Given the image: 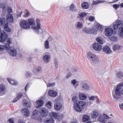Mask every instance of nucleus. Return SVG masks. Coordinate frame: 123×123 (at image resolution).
I'll use <instances>...</instances> for the list:
<instances>
[{
  "label": "nucleus",
  "instance_id": "f257e3e1",
  "mask_svg": "<svg viewBox=\"0 0 123 123\" xmlns=\"http://www.w3.org/2000/svg\"><path fill=\"white\" fill-rule=\"evenodd\" d=\"M86 104L85 102L81 101H79L74 104V109L78 112H80L83 110L86 107Z\"/></svg>",
  "mask_w": 123,
  "mask_h": 123
},
{
  "label": "nucleus",
  "instance_id": "f03ea898",
  "mask_svg": "<svg viewBox=\"0 0 123 123\" xmlns=\"http://www.w3.org/2000/svg\"><path fill=\"white\" fill-rule=\"evenodd\" d=\"M87 56L88 58L93 63H96L98 62V57L93 53L89 52L87 53Z\"/></svg>",
  "mask_w": 123,
  "mask_h": 123
},
{
  "label": "nucleus",
  "instance_id": "7ed1b4c3",
  "mask_svg": "<svg viewBox=\"0 0 123 123\" xmlns=\"http://www.w3.org/2000/svg\"><path fill=\"white\" fill-rule=\"evenodd\" d=\"M37 22V26L31 27L32 30L35 32L38 33H39V30L41 28L40 21L39 18H37L36 19Z\"/></svg>",
  "mask_w": 123,
  "mask_h": 123
},
{
  "label": "nucleus",
  "instance_id": "20e7f679",
  "mask_svg": "<svg viewBox=\"0 0 123 123\" xmlns=\"http://www.w3.org/2000/svg\"><path fill=\"white\" fill-rule=\"evenodd\" d=\"M123 26L122 22L120 20H117L116 23L113 25V28L114 30H117L120 29Z\"/></svg>",
  "mask_w": 123,
  "mask_h": 123
},
{
  "label": "nucleus",
  "instance_id": "39448f33",
  "mask_svg": "<svg viewBox=\"0 0 123 123\" xmlns=\"http://www.w3.org/2000/svg\"><path fill=\"white\" fill-rule=\"evenodd\" d=\"M8 35L4 31L1 32V30L0 28V42H4L7 37Z\"/></svg>",
  "mask_w": 123,
  "mask_h": 123
},
{
  "label": "nucleus",
  "instance_id": "423d86ee",
  "mask_svg": "<svg viewBox=\"0 0 123 123\" xmlns=\"http://www.w3.org/2000/svg\"><path fill=\"white\" fill-rule=\"evenodd\" d=\"M113 31L111 27L106 28L105 29L104 31L105 35L108 37L111 36Z\"/></svg>",
  "mask_w": 123,
  "mask_h": 123
},
{
  "label": "nucleus",
  "instance_id": "0eeeda50",
  "mask_svg": "<svg viewBox=\"0 0 123 123\" xmlns=\"http://www.w3.org/2000/svg\"><path fill=\"white\" fill-rule=\"evenodd\" d=\"M40 115L42 117H46L48 115V111L46 108L42 107L39 110Z\"/></svg>",
  "mask_w": 123,
  "mask_h": 123
},
{
  "label": "nucleus",
  "instance_id": "6e6552de",
  "mask_svg": "<svg viewBox=\"0 0 123 123\" xmlns=\"http://www.w3.org/2000/svg\"><path fill=\"white\" fill-rule=\"evenodd\" d=\"M20 25L21 27L24 29H29L30 28V26L28 24V22L26 20L22 21L20 23Z\"/></svg>",
  "mask_w": 123,
  "mask_h": 123
},
{
  "label": "nucleus",
  "instance_id": "1a4fd4ad",
  "mask_svg": "<svg viewBox=\"0 0 123 123\" xmlns=\"http://www.w3.org/2000/svg\"><path fill=\"white\" fill-rule=\"evenodd\" d=\"M87 13L85 12H83L80 13L77 15V18L80 21L83 20L84 17L87 15Z\"/></svg>",
  "mask_w": 123,
  "mask_h": 123
},
{
  "label": "nucleus",
  "instance_id": "9d476101",
  "mask_svg": "<svg viewBox=\"0 0 123 123\" xmlns=\"http://www.w3.org/2000/svg\"><path fill=\"white\" fill-rule=\"evenodd\" d=\"M37 111L35 110L33 112V114L34 115V119L36 120L39 121L41 122H42V119L41 117L39 116L38 114H37Z\"/></svg>",
  "mask_w": 123,
  "mask_h": 123
},
{
  "label": "nucleus",
  "instance_id": "9b49d317",
  "mask_svg": "<svg viewBox=\"0 0 123 123\" xmlns=\"http://www.w3.org/2000/svg\"><path fill=\"white\" fill-rule=\"evenodd\" d=\"M93 49L98 51H100L101 50L102 48V46L101 45L96 43H94L93 45Z\"/></svg>",
  "mask_w": 123,
  "mask_h": 123
},
{
  "label": "nucleus",
  "instance_id": "f8f14e48",
  "mask_svg": "<svg viewBox=\"0 0 123 123\" xmlns=\"http://www.w3.org/2000/svg\"><path fill=\"white\" fill-rule=\"evenodd\" d=\"M8 52L12 56H15L16 55V50L14 47H11L8 50Z\"/></svg>",
  "mask_w": 123,
  "mask_h": 123
},
{
  "label": "nucleus",
  "instance_id": "ddd939ff",
  "mask_svg": "<svg viewBox=\"0 0 123 123\" xmlns=\"http://www.w3.org/2000/svg\"><path fill=\"white\" fill-rule=\"evenodd\" d=\"M102 25L98 23H97L96 25H94L92 27L93 30L95 32L94 34H96L99 29H101L102 28Z\"/></svg>",
  "mask_w": 123,
  "mask_h": 123
},
{
  "label": "nucleus",
  "instance_id": "4468645a",
  "mask_svg": "<svg viewBox=\"0 0 123 123\" xmlns=\"http://www.w3.org/2000/svg\"><path fill=\"white\" fill-rule=\"evenodd\" d=\"M82 30L83 32L86 33L94 34L95 33L93 30V28L92 29H91L85 27Z\"/></svg>",
  "mask_w": 123,
  "mask_h": 123
},
{
  "label": "nucleus",
  "instance_id": "2eb2a0df",
  "mask_svg": "<svg viewBox=\"0 0 123 123\" xmlns=\"http://www.w3.org/2000/svg\"><path fill=\"white\" fill-rule=\"evenodd\" d=\"M54 109L56 110H59L62 108V104L60 103H56L54 104Z\"/></svg>",
  "mask_w": 123,
  "mask_h": 123
},
{
  "label": "nucleus",
  "instance_id": "dca6fc26",
  "mask_svg": "<svg viewBox=\"0 0 123 123\" xmlns=\"http://www.w3.org/2000/svg\"><path fill=\"white\" fill-rule=\"evenodd\" d=\"M43 101L41 99H39L37 101L36 107L37 108H38L42 106L44 104Z\"/></svg>",
  "mask_w": 123,
  "mask_h": 123
},
{
  "label": "nucleus",
  "instance_id": "f3484780",
  "mask_svg": "<svg viewBox=\"0 0 123 123\" xmlns=\"http://www.w3.org/2000/svg\"><path fill=\"white\" fill-rule=\"evenodd\" d=\"M48 94L49 96L52 97H56L57 95V93L52 90H50L48 91Z\"/></svg>",
  "mask_w": 123,
  "mask_h": 123
},
{
  "label": "nucleus",
  "instance_id": "a211bd4d",
  "mask_svg": "<svg viewBox=\"0 0 123 123\" xmlns=\"http://www.w3.org/2000/svg\"><path fill=\"white\" fill-rule=\"evenodd\" d=\"M6 19L10 23H12L14 21L13 16L12 14H8L6 15Z\"/></svg>",
  "mask_w": 123,
  "mask_h": 123
},
{
  "label": "nucleus",
  "instance_id": "6ab92c4d",
  "mask_svg": "<svg viewBox=\"0 0 123 123\" xmlns=\"http://www.w3.org/2000/svg\"><path fill=\"white\" fill-rule=\"evenodd\" d=\"M99 115V113L98 111L94 110L91 113V117L92 118L95 119Z\"/></svg>",
  "mask_w": 123,
  "mask_h": 123
},
{
  "label": "nucleus",
  "instance_id": "aec40b11",
  "mask_svg": "<svg viewBox=\"0 0 123 123\" xmlns=\"http://www.w3.org/2000/svg\"><path fill=\"white\" fill-rule=\"evenodd\" d=\"M103 50L105 52L108 54L110 53L111 52V49L108 46L104 47L103 48Z\"/></svg>",
  "mask_w": 123,
  "mask_h": 123
},
{
  "label": "nucleus",
  "instance_id": "412c9836",
  "mask_svg": "<svg viewBox=\"0 0 123 123\" xmlns=\"http://www.w3.org/2000/svg\"><path fill=\"white\" fill-rule=\"evenodd\" d=\"M43 59L45 62L48 63L50 59V56L49 55H46L43 57Z\"/></svg>",
  "mask_w": 123,
  "mask_h": 123
},
{
  "label": "nucleus",
  "instance_id": "4be33fe9",
  "mask_svg": "<svg viewBox=\"0 0 123 123\" xmlns=\"http://www.w3.org/2000/svg\"><path fill=\"white\" fill-rule=\"evenodd\" d=\"M49 115L50 117L51 118H55V119L57 118L59 119V116L57 115L56 113L52 112L50 113L49 114Z\"/></svg>",
  "mask_w": 123,
  "mask_h": 123
},
{
  "label": "nucleus",
  "instance_id": "5701e85b",
  "mask_svg": "<svg viewBox=\"0 0 123 123\" xmlns=\"http://www.w3.org/2000/svg\"><path fill=\"white\" fill-rule=\"evenodd\" d=\"M5 92V86L2 85H0V95H3Z\"/></svg>",
  "mask_w": 123,
  "mask_h": 123
},
{
  "label": "nucleus",
  "instance_id": "b1692460",
  "mask_svg": "<svg viewBox=\"0 0 123 123\" xmlns=\"http://www.w3.org/2000/svg\"><path fill=\"white\" fill-rule=\"evenodd\" d=\"M22 94L21 93H18L16 98L13 100V102H15L18 101L23 96Z\"/></svg>",
  "mask_w": 123,
  "mask_h": 123
},
{
  "label": "nucleus",
  "instance_id": "393cba45",
  "mask_svg": "<svg viewBox=\"0 0 123 123\" xmlns=\"http://www.w3.org/2000/svg\"><path fill=\"white\" fill-rule=\"evenodd\" d=\"M28 24L30 25H34L35 24V22L34 19L33 18L28 19L27 20Z\"/></svg>",
  "mask_w": 123,
  "mask_h": 123
},
{
  "label": "nucleus",
  "instance_id": "a878e982",
  "mask_svg": "<svg viewBox=\"0 0 123 123\" xmlns=\"http://www.w3.org/2000/svg\"><path fill=\"white\" fill-rule=\"evenodd\" d=\"M90 119L89 116L85 114L83 116L82 118V121L85 122L88 121Z\"/></svg>",
  "mask_w": 123,
  "mask_h": 123
},
{
  "label": "nucleus",
  "instance_id": "bb28decb",
  "mask_svg": "<svg viewBox=\"0 0 123 123\" xmlns=\"http://www.w3.org/2000/svg\"><path fill=\"white\" fill-rule=\"evenodd\" d=\"M8 22L6 23L4 25V27L5 31L8 32H10L11 31V29L8 26Z\"/></svg>",
  "mask_w": 123,
  "mask_h": 123
},
{
  "label": "nucleus",
  "instance_id": "cd10ccee",
  "mask_svg": "<svg viewBox=\"0 0 123 123\" xmlns=\"http://www.w3.org/2000/svg\"><path fill=\"white\" fill-rule=\"evenodd\" d=\"M7 79L11 85H16L18 84V83L16 81H14L13 80H11L10 78H8Z\"/></svg>",
  "mask_w": 123,
  "mask_h": 123
},
{
  "label": "nucleus",
  "instance_id": "c85d7f7f",
  "mask_svg": "<svg viewBox=\"0 0 123 123\" xmlns=\"http://www.w3.org/2000/svg\"><path fill=\"white\" fill-rule=\"evenodd\" d=\"M7 43H5L4 44L5 47L8 50L11 47L10 46V44L11 43V41L8 40L7 41Z\"/></svg>",
  "mask_w": 123,
  "mask_h": 123
},
{
  "label": "nucleus",
  "instance_id": "c756f323",
  "mask_svg": "<svg viewBox=\"0 0 123 123\" xmlns=\"http://www.w3.org/2000/svg\"><path fill=\"white\" fill-rule=\"evenodd\" d=\"M23 105L26 107L30 108V105L28 101L25 99H23Z\"/></svg>",
  "mask_w": 123,
  "mask_h": 123
},
{
  "label": "nucleus",
  "instance_id": "7c9ffc66",
  "mask_svg": "<svg viewBox=\"0 0 123 123\" xmlns=\"http://www.w3.org/2000/svg\"><path fill=\"white\" fill-rule=\"evenodd\" d=\"M82 8L85 9H87L89 8L88 4L86 2H84L81 4Z\"/></svg>",
  "mask_w": 123,
  "mask_h": 123
},
{
  "label": "nucleus",
  "instance_id": "2f4dec72",
  "mask_svg": "<svg viewBox=\"0 0 123 123\" xmlns=\"http://www.w3.org/2000/svg\"><path fill=\"white\" fill-rule=\"evenodd\" d=\"M5 18L4 17H0V25L1 26H3L6 22Z\"/></svg>",
  "mask_w": 123,
  "mask_h": 123
},
{
  "label": "nucleus",
  "instance_id": "473e14b6",
  "mask_svg": "<svg viewBox=\"0 0 123 123\" xmlns=\"http://www.w3.org/2000/svg\"><path fill=\"white\" fill-rule=\"evenodd\" d=\"M79 97L80 99L82 100H85L86 98V95L82 93L79 94Z\"/></svg>",
  "mask_w": 123,
  "mask_h": 123
},
{
  "label": "nucleus",
  "instance_id": "72a5a7b5",
  "mask_svg": "<svg viewBox=\"0 0 123 123\" xmlns=\"http://www.w3.org/2000/svg\"><path fill=\"white\" fill-rule=\"evenodd\" d=\"M116 76L118 78L121 79L123 77V73L121 71L118 72L117 73Z\"/></svg>",
  "mask_w": 123,
  "mask_h": 123
},
{
  "label": "nucleus",
  "instance_id": "f704fd0d",
  "mask_svg": "<svg viewBox=\"0 0 123 123\" xmlns=\"http://www.w3.org/2000/svg\"><path fill=\"white\" fill-rule=\"evenodd\" d=\"M69 10L72 12L76 11V9L75 6L73 3L69 7Z\"/></svg>",
  "mask_w": 123,
  "mask_h": 123
},
{
  "label": "nucleus",
  "instance_id": "c9c22d12",
  "mask_svg": "<svg viewBox=\"0 0 123 123\" xmlns=\"http://www.w3.org/2000/svg\"><path fill=\"white\" fill-rule=\"evenodd\" d=\"M45 123H54V120L52 118H50L47 119L46 120H45Z\"/></svg>",
  "mask_w": 123,
  "mask_h": 123
},
{
  "label": "nucleus",
  "instance_id": "e433bc0d",
  "mask_svg": "<svg viewBox=\"0 0 123 123\" xmlns=\"http://www.w3.org/2000/svg\"><path fill=\"white\" fill-rule=\"evenodd\" d=\"M24 111V115L25 116L28 117L29 115V111L28 109L27 108H24L23 110Z\"/></svg>",
  "mask_w": 123,
  "mask_h": 123
},
{
  "label": "nucleus",
  "instance_id": "4c0bfd02",
  "mask_svg": "<svg viewBox=\"0 0 123 123\" xmlns=\"http://www.w3.org/2000/svg\"><path fill=\"white\" fill-rule=\"evenodd\" d=\"M109 38L111 41H117L118 40L117 37L115 36H114L112 37H109Z\"/></svg>",
  "mask_w": 123,
  "mask_h": 123
},
{
  "label": "nucleus",
  "instance_id": "58836bf2",
  "mask_svg": "<svg viewBox=\"0 0 123 123\" xmlns=\"http://www.w3.org/2000/svg\"><path fill=\"white\" fill-rule=\"evenodd\" d=\"M118 34L121 37H123V27H122L118 31Z\"/></svg>",
  "mask_w": 123,
  "mask_h": 123
},
{
  "label": "nucleus",
  "instance_id": "ea45409f",
  "mask_svg": "<svg viewBox=\"0 0 123 123\" xmlns=\"http://www.w3.org/2000/svg\"><path fill=\"white\" fill-rule=\"evenodd\" d=\"M71 83L74 85V86L75 87H76L79 85L78 82L76 81V80H72L71 81Z\"/></svg>",
  "mask_w": 123,
  "mask_h": 123
},
{
  "label": "nucleus",
  "instance_id": "a19ab883",
  "mask_svg": "<svg viewBox=\"0 0 123 123\" xmlns=\"http://www.w3.org/2000/svg\"><path fill=\"white\" fill-rule=\"evenodd\" d=\"M44 46L45 49H48L49 48V43L48 40H46L44 42Z\"/></svg>",
  "mask_w": 123,
  "mask_h": 123
},
{
  "label": "nucleus",
  "instance_id": "79ce46f5",
  "mask_svg": "<svg viewBox=\"0 0 123 123\" xmlns=\"http://www.w3.org/2000/svg\"><path fill=\"white\" fill-rule=\"evenodd\" d=\"M101 37H98L97 38L96 40L99 43L102 44L103 43V41Z\"/></svg>",
  "mask_w": 123,
  "mask_h": 123
},
{
  "label": "nucleus",
  "instance_id": "37998d69",
  "mask_svg": "<svg viewBox=\"0 0 123 123\" xmlns=\"http://www.w3.org/2000/svg\"><path fill=\"white\" fill-rule=\"evenodd\" d=\"M82 88L84 90H88L89 89V87L86 84H82Z\"/></svg>",
  "mask_w": 123,
  "mask_h": 123
},
{
  "label": "nucleus",
  "instance_id": "c03bdc74",
  "mask_svg": "<svg viewBox=\"0 0 123 123\" xmlns=\"http://www.w3.org/2000/svg\"><path fill=\"white\" fill-rule=\"evenodd\" d=\"M120 46L118 45H115L113 47V49L114 51L116 50L120 49Z\"/></svg>",
  "mask_w": 123,
  "mask_h": 123
},
{
  "label": "nucleus",
  "instance_id": "a18cd8bd",
  "mask_svg": "<svg viewBox=\"0 0 123 123\" xmlns=\"http://www.w3.org/2000/svg\"><path fill=\"white\" fill-rule=\"evenodd\" d=\"M46 106L48 109H51L52 107V106L51 102L48 101V103L46 104Z\"/></svg>",
  "mask_w": 123,
  "mask_h": 123
},
{
  "label": "nucleus",
  "instance_id": "49530a36",
  "mask_svg": "<svg viewBox=\"0 0 123 123\" xmlns=\"http://www.w3.org/2000/svg\"><path fill=\"white\" fill-rule=\"evenodd\" d=\"M102 1L97 0L95 1H93L92 3L93 5H95L97 4L102 3Z\"/></svg>",
  "mask_w": 123,
  "mask_h": 123
},
{
  "label": "nucleus",
  "instance_id": "de8ad7c7",
  "mask_svg": "<svg viewBox=\"0 0 123 123\" xmlns=\"http://www.w3.org/2000/svg\"><path fill=\"white\" fill-rule=\"evenodd\" d=\"M78 98L76 96H74L72 98V100L74 103H77Z\"/></svg>",
  "mask_w": 123,
  "mask_h": 123
},
{
  "label": "nucleus",
  "instance_id": "09e8293b",
  "mask_svg": "<svg viewBox=\"0 0 123 123\" xmlns=\"http://www.w3.org/2000/svg\"><path fill=\"white\" fill-rule=\"evenodd\" d=\"M55 85V82H53L52 83H50L49 82L48 83L47 85V87H50L51 86H54Z\"/></svg>",
  "mask_w": 123,
  "mask_h": 123
},
{
  "label": "nucleus",
  "instance_id": "8fccbe9b",
  "mask_svg": "<svg viewBox=\"0 0 123 123\" xmlns=\"http://www.w3.org/2000/svg\"><path fill=\"white\" fill-rule=\"evenodd\" d=\"M77 26L79 28H81L83 26V24L80 22H79L77 23Z\"/></svg>",
  "mask_w": 123,
  "mask_h": 123
},
{
  "label": "nucleus",
  "instance_id": "3c124183",
  "mask_svg": "<svg viewBox=\"0 0 123 123\" xmlns=\"http://www.w3.org/2000/svg\"><path fill=\"white\" fill-rule=\"evenodd\" d=\"M6 7V4L5 3H2L0 4V7L2 9H4Z\"/></svg>",
  "mask_w": 123,
  "mask_h": 123
},
{
  "label": "nucleus",
  "instance_id": "603ef678",
  "mask_svg": "<svg viewBox=\"0 0 123 123\" xmlns=\"http://www.w3.org/2000/svg\"><path fill=\"white\" fill-rule=\"evenodd\" d=\"M42 69V67L40 66L37 67L36 69V70L38 72H40L41 70Z\"/></svg>",
  "mask_w": 123,
  "mask_h": 123
},
{
  "label": "nucleus",
  "instance_id": "864d4df0",
  "mask_svg": "<svg viewBox=\"0 0 123 123\" xmlns=\"http://www.w3.org/2000/svg\"><path fill=\"white\" fill-rule=\"evenodd\" d=\"M113 6L115 10H117V9L119 7V5L116 4H114L113 5Z\"/></svg>",
  "mask_w": 123,
  "mask_h": 123
},
{
  "label": "nucleus",
  "instance_id": "5fc2aeb1",
  "mask_svg": "<svg viewBox=\"0 0 123 123\" xmlns=\"http://www.w3.org/2000/svg\"><path fill=\"white\" fill-rule=\"evenodd\" d=\"M31 74L30 72H27L26 73V76L27 77H31Z\"/></svg>",
  "mask_w": 123,
  "mask_h": 123
},
{
  "label": "nucleus",
  "instance_id": "6e6d98bb",
  "mask_svg": "<svg viewBox=\"0 0 123 123\" xmlns=\"http://www.w3.org/2000/svg\"><path fill=\"white\" fill-rule=\"evenodd\" d=\"M8 14L11 13L12 12V9L10 7H8L7 9Z\"/></svg>",
  "mask_w": 123,
  "mask_h": 123
},
{
  "label": "nucleus",
  "instance_id": "4d7b16f0",
  "mask_svg": "<svg viewBox=\"0 0 123 123\" xmlns=\"http://www.w3.org/2000/svg\"><path fill=\"white\" fill-rule=\"evenodd\" d=\"M89 19L90 21H92L95 19V18L94 17L91 16L89 17Z\"/></svg>",
  "mask_w": 123,
  "mask_h": 123
},
{
  "label": "nucleus",
  "instance_id": "13d9d810",
  "mask_svg": "<svg viewBox=\"0 0 123 123\" xmlns=\"http://www.w3.org/2000/svg\"><path fill=\"white\" fill-rule=\"evenodd\" d=\"M7 121L9 122L10 123H14L13 120L10 118H9Z\"/></svg>",
  "mask_w": 123,
  "mask_h": 123
},
{
  "label": "nucleus",
  "instance_id": "bf43d9fd",
  "mask_svg": "<svg viewBox=\"0 0 123 123\" xmlns=\"http://www.w3.org/2000/svg\"><path fill=\"white\" fill-rule=\"evenodd\" d=\"M101 117L99 116L98 119V120L100 122H103V119Z\"/></svg>",
  "mask_w": 123,
  "mask_h": 123
},
{
  "label": "nucleus",
  "instance_id": "052dcab7",
  "mask_svg": "<svg viewBox=\"0 0 123 123\" xmlns=\"http://www.w3.org/2000/svg\"><path fill=\"white\" fill-rule=\"evenodd\" d=\"M95 97L94 96H92L89 98V99L90 100H93L95 99Z\"/></svg>",
  "mask_w": 123,
  "mask_h": 123
},
{
  "label": "nucleus",
  "instance_id": "680f3d73",
  "mask_svg": "<svg viewBox=\"0 0 123 123\" xmlns=\"http://www.w3.org/2000/svg\"><path fill=\"white\" fill-rule=\"evenodd\" d=\"M30 15V14L28 12H26V13L25 14V18H27Z\"/></svg>",
  "mask_w": 123,
  "mask_h": 123
},
{
  "label": "nucleus",
  "instance_id": "e2e57ef3",
  "mask_svg": "<svg viewBox=\"0 0 123 123\" xmlns=\"http://www.w3.org/2000/svg\"><path fill=\"white\" fill-rule=\"evenodd\" d=\"M104 118L105 119H107L110 118L109 116L106 114L104 115Z\"/></svg>",
  "mask_w": 123,
  "mask_h": 123
},
{
  "label": "nucleus",
  "instance_id": "0e129e2a",
  "mask_svg": "<svg viewBox=\"0 0 123 123\" xmlns=\"http://www.w3.org/2000/svg\"><path fill=\"white\" fill-rule=\"evenodd\" d=\"M71 75V73L70 72H69L66 75V77L68 78Z\"/></svg>",
  "mask_w": 123,
  "mask_h": 123
},
{
  "label": "nucleus",
  "instance_id": "69168bd1",
  "mask_svg": "<svg viewBox=\"0 0 123 123\" xmlns=\"http://www.w3.org/2000/svg\"><path fill=\"white\" fill-rule=\"evenodd\" d=\"M120 89V87L119 86H117L116 88L115 91H119Z\"/></svg>",
  "mask_w": 123,
  "mask_h": 123
},
{
  "label": "nucleus",
  "instance_id": "338daca9",
  "mask_svg": "<svg viewBox=\"0 0 123 123\" xmlns=\"http://www.w3.org/2000/svg\"><path fill=\"white\" fill-rule=\"evenodd\" d=\"M115 92L116 94L117 95H120V92L119 91H115Z\"/></svg>",
  "mask_w": 123,
  "mask_h": 123
},
{
  "label": "nucleus",
  "instance_id": "774afa93",
  "mask_svg": "<svg viewBox=\"0 0 123 123\" xmlns=\"http://www.w3.org/2000/svg\"><path fill=\"white\" fill-rule=\"evenodd\" d=\"M18 123H25L22 120H20L18 121Z\"/></svg>",
  "mask_w": 123,
  "mask_h": 123
}]
</instances>
